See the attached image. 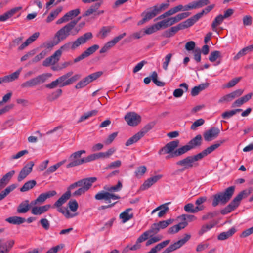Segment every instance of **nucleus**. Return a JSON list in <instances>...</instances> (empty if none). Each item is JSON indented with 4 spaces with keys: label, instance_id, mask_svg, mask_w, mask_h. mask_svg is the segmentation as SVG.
<instances>
[{
    "label": "nucleus",
    "instance_id": "obj_1",
    "mask_svg": "<svg viewBox=\"0 0 253 253\" xmlns=\"http://www.w3.org/2000/svg\"><path fill=\"white\" fill-rule=\"evenodd\" d=\"M96 180V177H92L84 178L73 183L67 188V191L56 201L54 206L59 208L69 199L71 196L78 197L84 194Z\"/></svg>",
    "mask_w": 253,
    "mask_h": 253
},
{
    "label": "nucleus",
    "instance_id": "obj_2",
    "mask_svg": "<svg viewBox=\"0 0 253 253\" xmlns=\"http://www.w3.org/2000/svg\"><path fill=\"white\" fill-rule=\"evenodd\" d=\"M93 35L91 32H87L79 37L75 41L69 42L61 46L56 51H60V55L61 56L63 52H68L70 50H75L80 45L85 44L87 41L91 39Z\"/></svg>",
    "mask_w": 253,
    "mask_h": 253
},
{
    "label": "nucleus",
    "instance_id": "obj_3",
    "mask_svg": "<svg viewBox=\"0 0 253 253\" xmlns=\"http://www.w3.org/2000/svg\"><path fill=\"white\" fill-rule=\"evenodd\" d=\"M252 192V189L249 188L240 192L225 208L221 210L222 215L227 214L236 209L244 198L247 197Z\"/></svg>",
    "mask_w": 253,
    "mask_h": 253
},
{
    "label": "nucleus",
    "instance_id": "obj_4",
    "mask_svg": "<svg viewBox=\"0 0 253 253\" xmlns=\"http://www.w3.org/2000/svg\"><path fill=\"white\" fill-rule=\"evenodd\" d=\"M235 189V186H231L226 188L224 192H220L213 195L212 205L217 206L219 203L226 204L232 197Z\"/></svg>",
    "mask_w": 253,
    "mask_h": 253
},
{
    "label": "nucleus",
    "instance_id": "obj_5",
    "mask_svg": "<svg viewBox=\"0 0 253 253\" xmlns=\"http://www.w3.org/2000/svg\"><path fill=\"white\" fill-rule=\"evenodd\" d=\"M75 21H71L64 27L59 30L55 35V38H57L56 44H58L61 41L65 40L69 35L71 32L76 25Z\"/></svg>",
    "mask_w": 253,
    "mask_h": 253
},
{
    "label": "nucleus",
    "instance_id": "obj_6",
    "mask_svg": "<svg viewBox=\"0 0 253 253\" xmlns=\"http://www.w3.org/2000/svg\"><path fill=\"white\" fill-rule=\"evenodd\" d=\"M201 160L198 154L187 156L176 162V165L181 167L178 170L179 172H183L186 169L193 168L195 166V162Z\"/></svg>",
    "mask_w": 253,
    "mask_h": 253
},
{
    "label": "nucleus",
    "instance_id": "obj_7",
    "mask_svg": "<svg viewBox=\"0 0 253 253\" xmlns=\"http://www.w3.org/2000/svg\"><path fill=\"white\" fill-rule=\"evenodd\" d=\"M50 74H42L36 76L23 83L21 85L22 88L32 87L40 85L45 83L48 78L50 77Z\"/></svg>",
    "mask_w": 253,
    "mask_h": 253
},
{
    "label": "nucleus",
    "instance_id": "obj_8",
    "mask_svg": "<svg viewBox=\"0 0 253 253\" xmlns=\"http://www.w3.org/2000/svg\"><path fill=\"white\" fill-rule=\"evenodd\" d=\"M85 150H79L72 153L69 157V164L66 166L67 168L75 167L84 164V157L82 158L83 154H85Z\"/></svg>",
    "mask_w": 253,
    "mask_h": 253
},
{
    "label": "nucleus",
    "instance_id": "obj_9",
    "mask_svg": "<svg viewBox=\"0 0 253 253\" xmlns=\"http://www.w3.org/2000/svg\"><path fill=\"white\" fill-rule=\"evenodd\" d=\"M193 25L191 20L189 19L181 22L176 26L171 27L164 32L163 36L166 38H170L173 36L178 31L182 30Z\"/></svg>",
    "mask_w": 253,
    "mask_h": 253
},
{
    "label": "nucleus",
    "instance_id": "obj_10",
    "mask_svg": "<svg viewBox=\"0 0 253 253\" xmlns=\"http://www.w3.org/2000/svg\"><path fill=\"white\" fill-rule=\"evenodd\" d=\"M102 74L103 72L102 71H98L90 74L77 84L75 86V88L78 89L85 87L90 83L98 79Z\"/></svg>",
    "mask_w": 253,
    "mask_h": 253
},
{
    "label": "nucleus",
    "instance_id": "obj_11",
    "mask_svg": "<svg viewBox=\"0 0 253 253\" xmlns=\"http://www.w3.org/2000/svg\"><path fill=\"white\" fill-rule=\"evenodd\" d=\"M158 14H159V13L156 8V6L148 8L147 10L142 13V16H143V18L138 22V25H140L144 24L155 17Z\"/></svg>",
    "mask_w": 253,
    "mask_h": 253
},
{
    "label": "nucleus",
    "instance_id": "obj_12",
    "mask_svg": "<svg viewBox=\"0 0 253 253\" xmlns=\"http://www.w3.org/2000/svg\"><path fill=\"white\" fill-rule=\"evenodd\" d=\"M191 235L189 234H185V237L182 238L173 244L170 245L169 247L166 248L162 253H169L178 249H179L183 246L190 239Z\"/></svg>",
    "mask_w": 253,
    "mask_h": 253
},
{
    "label": "nucleus",
    "instance_id": "obj_13",
    "mask_svg": "<svg viewBox=\"0 0 253 253\" xmlns=\"http://www.w3.org/2000/svg\"><path fill=\"white\" fill-rule=\"evenodd\" d=\"M124 119L130 126H136L141 122V116L134 112H131L126 114Z\"/></svg>",
    "mask_w": 253,
    "mask_h": 253
},
{
    "label": "nucleus",
    "instance_id": "obj_14",
    "mask_svg": "<svg viewBox=\"0 0 253 253\" xmlns=\"http://www.w3.org/2000/svg\"><path fill=\"white\" fill-rule=\"evenodd\" d=\"M95 199L97 200H104L107 201V203H111V200H117L120 198V196L115 194L111 193L109 192L101 191L95 195Z\"/></svg>",
    "mask_w": 253,
    "mask_h": 253
},
{
    "label": "nucleus",
    "instance_id": "obj_15",
    "mask_svg": "<svg viewBox=\"0 0 253 253\" xmlns=\"http://www.w3.org/2000/svg\"><path fill=\"white\" fill-rule=\"evenodd\" d=\"M220 132L218 128L212 127L204 133V138L206 141H211L218 137Z\"/></svg>",
    "mask_w": 253,
    "mask_h": 253
},
{
    "label": "nucleus",
    "instance_id": "obj_16",
    "mask_svg": "<svg viewBox=\"0 0 253 253\" xmlns=\"http://www.w3.org/2000/svg\"><path fill=\"white\" fill-rule=\"evenodd\" d=\"M225 142V140L224 139L218 140L214 144L207 148L206 149L202 151L201 152L198 153V154L200 157V159L202 160L204 157H206L208 154L211 153L216 149L220 147L221 145V144L224 143Z\"/></svg>",
    "mask_w": 253,
    "mask_h": 253
},
{
    "label": "nucleus",
    "instance_id": "obj_17",
    "mask_svg": "<svg viewBox=\"0 0 253 253\" xmlns=\"http://www.w3.org/2000/svg\"><path fill=\"white\" fill-rule=\"evenodd\" d=\"M34 165V162L30 161L22 168L17 177L18 181H21L31 172Z\"/></svg>",
    "mask_w": 253,
    "mask_h": 253
},
{
    "label": "nucleus",
    "instance_id": "obj_18",
    "mask_svg": "<svg viewBox=\"0 0 253 253\" xmlns=\"http://www.w3.org/2000/svg\"><path fill=\"white\" fill-rule=\"evenodd\" d=\"M99 48V45L94 44L88 48L85 51L83 52L80 55L75 58L74 59V63H77L82 60L89 56L90 55L93 54Z\"/></svg>",
    "mask_w": 253,
    "mask_h": 253
},
{
    "label": "nucleus",
    "instance_id": "obj_19",
    "mask_svg": "<svg viewBox=\"0 0 253 253\" xmlns=\"http://www.w3.org/2000/svg\"><path fill=\"white\" fill-rule=\"evenodd\" d=\"M244 92V90L242 89H239L236 90L230 93L226 94L221 97L218 100L219 103H223L224 102H228L232 101L233 99L236 97H239L241 96Z\"/></svg>",
    "mask_w": 253,
    "mask_h": 253
},
{
    "label": "nucleus",
    "instance_id": "obj_20",
    "mask_svg": "<svg viewBox=\"0 0 253 253\" xmlns=\"http://www.w3.org/2000/svg\"><path fill=\"white\" fill-rule=\"evenodd\" d=\"M57 194L55 190L49 191L45 193L41 194L37 198L31 202V205H36L37 204H42L47 199L55 196Z\"/></svg>",
    "mask_w": 253,
    "mask_h": 253
},
{
    "label": "nucleus",
    "instance_id": "obj_21",
    "mask_svg": "<svg viewBox=\"0 0 253 253\" xmlns=\"http://www.w3.org/2000/svg\"><path fill=\"white\" fill-rule=\"evenodd\" d=\"M179 144V141L178 140H175L167 143L165 146L163 147L159 151L160 155L170 153L173 152L174 149L177 148Z\"/></svg>",
    "mask_w": 253,
    "mask_h": 253
},
{
    "label": "nucleus",
    "instance_id": "obj_22",
    "mask_svg": "<svg viewBox=\"0 0 253 253\" xmlns=\"http://www.w3.org/2000/svg\"><path fill=\"white\" fill-rule=\"evenodd\" d=\"M60 51H55L51 56L46 58L43 62V66L48 67L50 65H54L57 63L59 60Z\"/></svg>",
    "mask_w": 253,
    "mask_h": 253
},
{
    "label": "nucleus",
    "instance_id": "obj_23",
    "mask_svg": "<svg viewBox=\"0 0 253 253\" xmlns=\"http://www.w3.org/2000/svg\"><path fill=\"white\" fill-rule=\"evenodd\" d=\"M215 7V4L208 6L205 9L202 10L200 12L197 13L189 18L193 25L200 19L204 14H207Z\"/></svg>",
    "mask_w": 253,
    "mask_h": 253
},
{
    "label": "nucleus",
    "instance_id": "obj_24",
    "mask_svg": "<svg viewBox=\"0 0 253 253\" xmlns=\"http://www.w3.org/2000/svg\"><path fill=\"white\" fill-rule=\"evenodd\" d=\"M163 175L161 174L155 175L153 177H150L147 179L143 184L141 185L140 189L142 190H145L146 189L150 188L152 185H153L154 183L157 182L158 180H159L162 177Z\"/></svg>",
    "mask_w": 253,
    "mask_h": 253
},
{
    "label": "nucleus",
    "instance_id": "obj_25",
    "mask_svg": "<svg viewBox=\"0 0 253 253\" xmlns=\"http://www.w3.org/2000/svg\"><path fill=\"white\" fill-rule=\"evenodd\" d=\"M21 70L22 68H20L10 75L5 76L3 77H0V84H1L2 83H9L18 79L20 75V73L21 71Z\"/></svg>",
    "mask_w": 253,
    "mask_h": 253
},
{
    "label": "nucleus",
    "instance_id": "obj_26",
    "mask_svg": "<svg viewBox=\"0 0 253 253\" xmlns=\"http://www.w3.org/2000/svg\"><path fill=\"white\" fill-rule=\"evenodd\" d=\"M22 7H16L0 15V21L5 22L12 17L16 12L22 9Z\"/></svg>",
    "mask_w": 253,
    "mask_h": 253
},
{
    "label": "nucleus",
    "instance_id": "obj_27",
    "mask_svg": "<svg viewBox=\"0 0 253 253\" xmlns=\"http://www.w3.org/2000/svg\"><path fill=\"white\" fill-rule=\"evenodd\" d=\"M31 203L29 204L28 200H25L19 204L17 208V212L18 213H25L30 209Z\"/></svg>",
    "mask_w": 253,
    "mask_h": 253
},
{
    "label": "nucleus",
    "instance_id": "obj_28",
    "mask_svg": "<svg viewBox=\"0 0 253 253\" xmlns=\"http://www.w3.org/2000/svg\"><path fill=\"white\" fill-rule=\"evenodd\" d=\"M2 241V239H0V253H8L15 243L14 240H8L3 244H1Z\"/></svg>",
    "mask_w": 253,
    "mask_h": 253
},
{
    "label": "nucleus",
    "instance_id": "obj_29",
    "mask_svg": "<svg viewBox=\"0 0 253 253\" xmlns=\"http://www.w3.org/2000/svg\"><path fill=\"white\" fill-rule=\"evenodd\" d=\"M49 205H45L42 206H35L31 209V213L34 215H41L46 212L50 208Z\"/></svg>",
    "mask_w": 253,
    "mask_h": 253
},
{
    "label": "nucleus",
    "instance_id": "obj_30",
    "mask_svg": "<svg viewBox=\"0 0 253 253\" xmlns=\"http://www.w3.org/2000/svg\"><path fill=\"white\" fill-rule=\"evenodd\" d=\"M39 35L40 34L39 32L34 33L29 38H28L24 42L21 44V45L18 47V50H23L25 47L35 41L39 37Z\"/></svg>",
    "mask_w": 253,
    "mask_h": 253
},
{
    "label": "nucleus",
    "instance_id": "obj_31",
    "mask_svg": "<svg viewBox=\"0 0 253 253\" xmlns=\"http://www.w3.org/2000/svg\"><path fill=\"white\" fill-rule=\"evenodd\" d=\"M39 35L40 34L39 32L34 33L29 38H28L24 42L21 44V45L18 47V50H23L25 47L35 41L39 37Z\"/></svg>",
    "mask_w": 253,
    "mask_h": 253
},
{
    "label": "nucleus",
    "instance_id": "obj_32",
    "mask_svg": "<svg viewBox=\"0 0 253 253\" xmlns=\"http://www.w3.org/2000/svg\"><path fill=\"white\" fill-rule=\"evenodd\" d=\"M204 206L195 207L192 203H188L184 206V210L188 213H195L204 209Z\"/></svg>",
    "mask_w": 253,
    "mask_h": 253
},
{
    "label": "nucleus",
    "instance_id": "obj_33",
    "mask_svg": "<svg viewBox=\"0 0 253 253\" xmlns=\"http://www.w3.org/2000/svg\"><path fill=\"white\" fill-rule=\"evenodd\" d=\"M188 225L187 222L181 221L178 224L169 228L168 231V233L172 234L177 233L180 230L184 228Z\"/></svg>",
    "mask_w": 253,
    "mask_h": 253
},
{
    "label": "nucleus",
    "instance_id": "obj_34",
    "mask_svg": "<svg viewBox=\"0 0 253 253\" xmlns=\"http://www.w3.org/2000/svg\"><path fill=\"white\" fill-rule=\"evenodd\" d=\"M236 232V229L235 227H233L228 231L220 233L218 236L217 239L219 240H225L232 236Z\"/></svg>",
    "mask_w": 253,
    "mask_h": 253
},
{
    "label": "nucleus",
    "instance_id": "obj_35",
    "mask_svg": "<svg viewBox=\"0 0 253 253\" xmlns=\"http://www.w3.org/2000/svg\"><path fill=\"white\" fill-rule=\"evenodd\" d=\"M73 74V72L72 71L69 72L65 74L60 76L59 77L57 80L60 83V87H64L65 86L69 85V84H66L67 83H68L69 81V77H70L72 74Z\"/></svg>",
    "mask_w": 253,
    "mask_h": 253
},
{
    "label": "nucleus",
    "instance_id": "obj_36",
    "mask_svg": "<svg viewBox=\"0 0 253 253\" xmlns=\"http://www.w3.org/2000/svg\"><path fill=\"white\" fill-rule=\"evenodd\" d=\"M189 12H184L176 15L175 17L169 18L171 26L177 23L179 21L188 17L190 15Z\"/></svg>",
    "mask_w": 253,
    "mask_h": 253
},
{
    "label": "nucleus",
    "instance_id": "obj_37",
    "mask_svg": "<svg viewBox=\"0 0 253 253\" xmlns=\"http://www.w3.org/2000/svg\"><path fill=\"white\" fill-rule=\"evenodd\" d=\"M132 210L131 208L126 209L120 214L119 217L122 219L123 223H125L133 218V214L132 213H129Z\"/></svg>",
    "mask_w": 253,
    "mask_h": 253
},
{
    "label": "nucleus",
    "instance_id": "obj_38",
    "mask_svg": "<svg viewBox=\"0 0 253 253\" xmlns=\"http://www.w3.org/2000/svg\"><path fill=\"white\" fill-rule=\"evenodd\" d=\"M126 36L125 32L114 37L112 40L108 42L105 43V45L109 48L110 49L113 47L116 43H117L119 41L122 39L125 36Z\"/></svg>",
    "mask_w": 253,
    "mask_h": 253
},
{
    "label": "nucleus",
    "instance_id": "obj_39",
    "mask_svg": "<svg viewBox=\"0 0 253 253\" xmlns=\"http://www.w3.org/2000/svg\"><path fill=\"white\" fill-rule=\"evenodd\" d=\"M102 2H97L92 5L89 8L85 11L84 14L83 15V17L88 16L94 12H96L97 9L101 6Z\"/></svg>",
    "mask_w": 253,
    "mask_h": 253
},
{
    "label": "nucleus",
    "instance_id": "obj_40",
    "mask_svg": "<svg viewBox=\"0 0 253 253\" xmlns=\"http://www.w3.org/2000/svg\"><path fill=\"white\" fill-rule=\"evenodd\" d=\"M7 222L14 224L19 225L24 223L26 219L24 218L19 217V216H12L8 217L5 219Z\"/></svg>",
    "mask_w": 253,
    "mask_h": 253
},
{
    "label": "nucleus",
    "instance_id": "obj_41",
    "mask_svg": "<svg viewBox=\"0 0 253 253\" xmlns=\"http://www.w3.org/2000/svg\"><path fill=\"white\" fill-rule=\"evenodd\" d=\"M17 187V185L15 184H11L7 187L4 190L0 193V201L5 198L11 191L14 190Z\"/></svg>",
    "mask_w": 253,
    "mask_h": 253
},
{
    "label": "nucleus",
    "instance_id": "obj_42",
    "mask_svg": "<svg viewBox=\"0 0 253 253\" xmlns=\"http://www.w3.org/2000/svg\"><path fill=\"white\" fill-rule=\"evenodd\" d=\"M36 184L37 182L35 180L28 181L20 188V191L22 192L28 191L32 189Z\"/></svg>",
    "mask_w": 253,
    "mask_h": 253
},
{
    "label": "nucleus",
    "instance_id": "obj_43",
    "mask_svg": "<svg viewBox=\"0 0 253 253\" xmlns=\"http://www.w3.org/2000/svg\"><path fill=\"white\" fill-rule=\"evenodd\" d=\"M202 144V136L201 135H197L194 138L191 139L188 143V145L192 147V149L200 146Z\"/></svg>",
    "mask_w": 253,
    "mask_h": 253
},
{
    "label": "nucleus",
    "instance_id": "obj_44",
    "mask_svg": "<svg viewBox=\"0 0 253 253\" xmlns=\"http://www.w3.org/2000/svg\"><path fill=\"white\" fill-rule=\"evenodd\" d=\"M62 90L61 89H58L56 91L48 95L47 99L50 102L53 101L60 97L62 95Z\"/></svg>",
    "mask_w": 253,
    "mask_h": 253
},
{
    "label": "nucleus",
    "instance_id": "obj_45",
    "mask_svg": "<svg viewBox=\"0 0 253 253\" xmlns=\"http://www.w3.org/2000/svg\"><path fill=\"white\" fill-rule=\"evenodd\" d=\"M156 123L155 121H152L148 123L142 128L140 131H139V133L143 137L146 133H147L154 127L156 125Z\"/></svg>",
    "mask_w": 253,
    "mask_h": 253
},
{
    "label": "nucleus",
    "instance_id": "obj_46",
    "mask_svg": "<svg viewBox=\"0 0 253 253\" xmlns=\"http://www.w3.org/2000/svg\"><path fill=\"white\" fill-rule=\"evenodd\" d=\"M62 7H59L55 10L52 11L50 14L48 16L46 21V22L49 23L52 21L62 11Z\"/></svg>",
    "mask_w": 253,
    "mask_h": 253
},
{
    "label": "nucleus",
    "instance_id": "obj_47",
    "mask_svg": "<svg viewBox=\"0 0 253 253\" xmlns=\"http://www.w3.org/2000/svg\"><path fill=\"white\" fill-rule=\"evenodd\" d=\"M192 149V147L188 144L185 145L180 148L177 149L174 151V154L176 156H180L188 151Z\"/></svg>",
    "mask_w": 253,
    "mask_h": 253
},
{
    "label": "nucleus",
    "instance_id": "obj_48",
    "mask_svg": "<svg viewBox=\"0 0 253 253\" xmlns=\"http://www.w3.org/2000/svg\"><path fill=\"white\" fill-rule=\"evenodd\" d=\"M143 136L139 133V132H137L136 134L134 135L133 136L128 139L126 142V146H128L134 143L137 142L139 141Z\"/></svg>",
    "mask_w": 253,
    "mask_h": 253
},
{
    "label": "nucleus",
    "instance_id": "obj_49",
    "mask_svg": "<svg viewBox=\"0 0 253 253\" xmlns=\"http://www.w3.org/2000/svg\"><path fill=\"white\" fill-rule=\"evenodd\" d=\"M216 224V222H211L209 224L204 225L202 226L201 229L199 231L198 234L199 235H202L205 232L211 229L212 228L214 227Z\"/></svg>",
    "mask_w": 253,
    "mask_h": 253
},
{
    "label": "nucleus",
    "instance_id": "obj_50",
    "mask_svg": "<svg viewBox=\"0 0 253 253\" xmlns=\"http://www.w3.org/2000/svg\"><path fill=\"white\" fill-rule=\"evenodd\" d=\"M222 15L220 14L216 16L211 24L212 29L214 31H217L216 27L222 23L224 20Z\"/></svg>",
    "mask_w": 253,
    "mask_h": 253
},
{
    "label": "nucleus",
    "instance_id": "obj_51",
    "mask_svg": "<svg viewBox=\"0 0 253 253\" xmlns=\"http://www.w3.org/2000/svg\"><path fill=\"white\" fill-rule=\"evenodd\" d=\"M15 173V171L14 170H11L7 172L0 179V181H1V183L6 185L9 183Z\"/></svg>",
    "mask_w": 253,
    "mask_h": 253
},
{
    "label": "nucleus",
    "instance_id": "obj_52",
    "mask_svg": "<svg viewBox=\"0 0 253 253\" xmlns=\"http://www.w3.org/2000/svg\"><path fill=\"white\" fill-rule=\"evenodd\" d=\"M242 111L241 109H236L223 113L221 115L223 119H227L236 114L237 113L240 112Z\"/></svg>",
    "mask_w": 253,
    "mask_h": 253
},
{
    "label": "nucleus",
    "instance_id": "obj_53",
    "mask_svg": "<svg viewBox=\"0 0 253 253\" xmlns=\"http://www.w3.org/2000/svg\"><path fill=\"white\" fill-rule=\"evenodd\" d=\"M80 13V10L79 9H75L66 13L65 15L69 21L70 20H71L77 16Z\"/></svg>",
    "mask_w": 253,
    "mask_h": 253
},
{
    "label": "nucleus",
    "instance_id": "obj_54",
    "mask_svg": "<svg viewBox=\"0 0 253 253\" xmlns=\"http://www.w3.org/2000/svg\"><path fill=\"white\" fill-rule=\"evenodd\" d=\"M160 229L158 226V224L157 223L153 224L150 228L146 231L148 234L150 235V237H151L153 235L157 234Z\"/></svg>",
    "mask_w": 253,
    "mask_h": 253
},
{
    "label": "nucleus",
    "instance_id": "obj_55",
    "mask_svg": "<svg viewBox=\"0 0 253 253\" xmlns=\"http://www.w3.org/2000/svg\"><path fill=\"white\" fill-rule=\"evenodd\" d=\"M151 78L152 81L157 86L163 87L165 85V83L157 80L158 74L156 72L154 71L152 73Z\"/></svg>",
    "mask_w": 253,
    "mask_h": 253
},
{
    "label": "nucleus",
    "instance_id": "obj_56",
    "mask_svg": "<svg viewBox=\"0 0 253 253\" xmlns=\"http://www.w3.org/2000/svg\"><path fill=\"white\" fill-rule=\"evenodd\" d=\"M122 187V184L120 181H119L118 182V183L116 185L111 186L110 187H104V189L107 191L109 192H117L121 190V189Z\"/></svg>",
    "mask_w": 253,
    "mask_h": 253
},
{
    "label": "nucleus",
    "instance_id": "obj_57",
    "mask_svg": "<svg viewBox=\"0 0 253 253\" xmlns=\"http://www.w3.org/2000/svg\"><path fill=\"white\" fill-rule=\"evenodd\" d=\"M114 28L113 26H103L100 29L99 33L101 34L102 38L106 37Z\"/></svg>",
    "mask_w": 253,
    "mask_h": 253
},
{
    "label": "nucleus",
    "instance_id": "obj_58",
    "mask_svg": "<svg viewBox=\"0 0 253 253\" xmlns=\"http://www.w3.org/2000/svg\"><path fill=\"white\" fill-rule=\"evenodd\" d=\"M156 24L159 30L161 28H166L171 26L169 18L159 22Z\"/></svg>",
    "mask_w": 253,
    "mask_h": 253
},
{
    "label": "nucleus",
    "instance_id": "obj_59",
    "mask_svg": "<svg viewBox=\"0 0 253 253\" xmlns=\"http://www.w3.org/2000/svg\"><path fill=\"white\" fill-rule=\"evenodd\" d=\"M173 220H174L172 219H169L166 220L160 221L157 224H158L160 229H163L167 227L169 225L171 224L173 222Z\"/></svg>",
    "mask_w": 253,
    "mask_h": 253
},
{
    "label": "nucleus",
    "instance_id": "obj_60",
    "mask_svg": "<svg viewBox=\"0 0 253 253\" xmlns=\"http://www.w3.org/2000/svg\"><path fill=\"white\" fill-rule=\"evenodd\" d=\"M220 57L221 52L219 51L216 50L211 53L209 59L211 62H213Z\"/></svg>",
    "mask_w": 253,
    "mask_h": 253
},
{
    "label": "nucleus",
    "instance_id": "obj_61",
    "mask_svg": "<svg viewBox=\"0 0 253 253\" xmlns=\"http://www.w3.org/2000/svg\"><path fill=\"white\" fill-rule=\"evenodd\" d=\"M158 30H159V29H158V27L157 26V24L155 23L154 25H152L151 26L145 29L144 33L145 34L150 35Z\"/></svg>",
    "mask_w": 253,
    "mask_h": 253
},
{
    "label": "nucleus",
    "instance_id": "obj_62",
    "mask_svg": "<svg viewBox=\"0 0 253 253\" xmlns=\"http://www.w3.org/2000/svg\"><path fill=\"white\" fill-rule=\"evenodd\" d=\"M46 55L45 51H42L40 53L34 57L31 60V63H37L44 58Z\"/></svg>",
    "mask_w": 253,
    "mask_h": 253
},
{
    "label": "nucleus",
    "instance_id": "obj_63",
    "mask_svg": "<svg viewBox=\"0 0 253 253\" xmlns=\"http://www.w3.org/2000/svg\"><path fill=\"white\" fill-rule=\"evenodd\" d=\"M194 3L196 9H197L207 5L210 3V1L209 0H198L194 1Z\"/></svg>",
    "mask_w": 253,
    "mask_h": 253
},
{
    "label": "nucleus",
    "instance_id": "obj_64",
    "mask_svg": "<svg viewBox=\"0 0 253 253\" xmlns=\"http://www.w3.org/2000/svg\"><path fill=\"white\" fill-rule=\"evenodd\" d=\"M68 206L72 212H75L78 209V203L76 200H72L69 202Z\"/></svg>",
    "mask_w": 253,
    "mask_h": 253
}]
</instances>
